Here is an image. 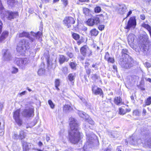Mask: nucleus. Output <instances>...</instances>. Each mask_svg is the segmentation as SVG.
Listing matches in <instances>:
<instances>
[{
    "label": "nucleus",
    "mask_w": 151,
    "mask_h": 151,
    "mask_svg": "<svg viewBox=\"0 0 151 151\" xmlns=\"http://www.w3.org/2000/svg\"><path fill=\"white\" fill-rule=\"evenodd\" d=\"M70 131L69 132V140L71 143L75 144L80 139V134L78 130V124L77 121L73 118H70Z\"/></svg>",
    "instance_id": "f257e3e1"
},
{
    "label": "nucleus",
    "mask_w": 151,
    "mask_h": 151,
    "mask_svg": "<svg viewBox=\"0 0 151 151\" xmlns=\"http://www.w3.org/2000/svg\"><path fill=\"white\" fill-rule=\"evenodd\" d=\"M129 141L131 144H134L136 143H142L146 146L151 148V137L147 132H142L139 139H137L136 136L133 134L129 138Z\"/></svg>",
    "instance_id": "f03ea898"
},
{
    "label": "nucleus",
    "mask_w": 151,
    "mask_h": 151,
    "mask_svg": "<svg viewBox=\"0 0 151 151\" xmlns=\"http://www.w3.org/2000/svg\"><path fill=\"white\" fill-rule=\"evenodd\" d=\"M88 123L91 125H93L94 124V122L90 118L86 119L84 129L86 131V141L83 147L84 151H87V150L90 148L92 147L94 141L93 137L94 135L92 133H90L87 130L88 128H90V126H89Z\"/></svg>",
    "instance_id": "7ed1b4c3"
},
{
    "label": "nucleus",
    "mask_w": 151,
    "mask_h": 151,
    "mask_svg": "<svg viewBox=\"0 0 151 151\" xmlns=\"http://www.w3.org/2000/svg\"><path fill=\"white\" fill-rule=\"evenodd\" d=\"M121 53L122 56L119 60V64L122 68L125 69L130 68L133 66V61L132 58L128 55L127 50L123 49Z\"/></svg>",
    "instance_id": "20e7f679"
},
{
    "label": "nucleus",
    "mask_w": 151,
    "mask_h": 151,
    "mask_svg": "<svg viewBox=\"0 0 151 151\" xmlns=\"http://www.w3.org/2000/svg\"><path fill=\"white\" fill-rule=\"evenodd\" d=\"M4 7L2 6L1 1H0V14H3L4 16L9 20H11L12 19L16 18L18 16V13L17 12L7 11L4 13Z\"/></svg>",
    "instance_id": "39448f33"
},
{
    "label": "nucleus",
    "mask_w": 151,
    "mask_h": 151,
    "mask_svg": "<svg viewBox=\"0 0 151 151\" xmlns=\"http://www.w3.org/2000/svg\"><path fill=\"white\" fill-rule=\"evenodd\" d=\"M29 44L26 39L22 40L17 44L16 49L20 54H22L25 50L29 48Z\"/></svg>",
    "instance_id": "423d86ee"
},
{
    "label": "nucleus",
    "mask_w": 151,
    "mask_h": 151,
    "mask_svg": "<svg viewBox=\"0 0 151 151\" xmlns=\"http://www.w3.org/2000/svg\"><path fill=\"white\" fill-rule=\"evenodd\" d=\"M29 62V59L27 58H18L16 60L17 65L22 69L25 68Z\"/></svg>",
    "instance_id": "0eeeda50"
},
{
    "label": "nucleus",
    "mask_w": 151,
    "mask_h": 151,
    "mask_svg": "<svg viewBox=\"0 0 151 151\" xmlns=\"http://www.w3.org/2000/svg\"><path fill=\"white\" fill-rule=\"evenodd\" d=\"M63 22L65 26L67 27L68 28H70L72 25L75 23V21L73 17H67L64 18Z\"/></svg>",
    "instance_id": "6e6552de"
},
{
    "label": "nucleus",
    "mask_w": 151,
    "mask_h": 151,
    "mask_svg": "<svg viewBox=\"0 0 151 151\" xmlns=\"http://www.w3.org/2000/svg\"><path fill=\"white\" fill-rule=\"evenodd\" d=\"M20 110L18 109L13 112V118L14 119L16 123L19 126L22 124V121L20 118Z\"/></svg>",
    "instance_id": "1a4fd4ad"
},
{
    "label": "nucleus",
    "mask_w": 151,
    "mask_h": 151,
    "mask_svg": "<svg viewBox=\"0 0 151 151\" xmlns=\"http://www.w3.org/2000/svg\"><path fill=\"white\" fill-rule=\"evenodd\" d=\"M100 22L99 19L97 17H94L92 18L89 19L86 22V24L90 26H93L95 24H98Z\"/></svg>",
    "instance_id": "9d476101"
},
{
    "label": "nucleus",
    "mask_w": 151,
    "mask_h": 151,
    "mask_svg": "<svg viewBox=\"0 0 151 151\" xmlns=\"http://www.w3.org/2000/svg\"><path fill=\"white\" fill-rule=\"evenodd\" d=\"M80 52L83 56L87 55L89 56L92 55V51L86 45H84L81 47L80 49Z\"/></svg>",
    "instance_id": "9b49d317"
},
{
    "label": "nucleus",
    "mask_w": 151,
    "mask_h": 151,
    "mask_svg": "<svg viewBox=\"0 0 151 151\" xmlns=\"http://www.w3.org/2000/svg\"><path fill=\"white\" fill-rule=\"evenodd\" d=\"M136 25V21L134 17H131L128 22L125 28V29H129L130 28L134 29Z\"/></svg>",
    "instance_id": "f8f14e48"
},
{
    "label": "nucleus",
    "mask_w": 151,
    "mask_h": 151,
    "mask_svg": "<svg viewBox=\"0 0 151 151\" xmlns=\"http://www.w3.org/2000/svg\"><path fill=\"white\" fill-rule=\"evenodd\" d=\"M34 110L32 108L25 109L23 111L22 114L23 116L27 117H31L34 115Z\"/></svg>",
    "instance_id": "ddd939ff"
},
{
    "label": "nucleus",
    "mask_w": 151,
    "mask_h": 151,
    "mask_svg": "<svg viewBox=\"0 0 151 151\" xmlns=\"http://www.w3.org/2000/svg\"><path fill=\"white\" fill-rule=\"evenodd\" d=\"M42 32H38L36 33L34 32H31V35L29 36V39L31 42H34L35 41V37L38 39L42 37Z\"/></svg>",
    "instance_id": "4468645a"
},
{
    "label": "nucleus",
    "mask_w": 151,
    "mask_h": 151,
    "mask_svg": "<svg viewBox=\"0 0 151 151\" xmlns=\"http://www.w3.org/2000/svg\"><path fill=\"white\" fill-rule=\"evenodd\" d=\"M146 41L143 42L142 45V51L145 53H146L150 49L151 45L150 42L147 40V37L146 39Z\"/></svg>",
    "instance_id": "2eb2a0df"
},
{
    "label": "nucleus",
    "mask_w": 151,
    "mask_h": 151,
    "mask_svg": "<svg viewBox=\"0 0 151 151\" xmlns=\"http://www.w3.org/2000/svg\"><path fill=\"white\" fill-rule=\"evenodd\" d=\"M116 10L117 12L121 14H123L127 11L126 6L124 4L119 5L117 7Z\"/></svg>",
    "instance_id": "dca6fc26"
},
{
    "label": "nucleus",
    "mask_w": 151,
    "mask_h": 151,
    "mask_svg": "<svg viewBox=\"0 0 151 151\" xmlns=\"http://www.w3.org/2000/svg\"><path fill=\"white\" fill-rule=\"evenodd\" d=\"M3 59L4 61H9L11 60L12 57L9 51L8 50H3Z\"/></svg>",
    "instance_id": "f3484780"
},
{
    "label": "nucleus",
    "mask_w": 151,
    "mask_h": 151,
    "mask_svg": "<svg viewBox=\"0 0 151 151\" xmlns=\"http://www.w3.org/2000/svg\"><path fill=\"white\" fill-rule=\"evenodd\" d=\"M135 38V36L134 34H131L129 35L128 37V42L129 44L131 47L133 46V43Z\"/></svg>",
    "instance_id": "a211bd4d"
},
{
    "label": "nucleus",
    "mask_w": 151,
    "mask_h": 151,
    "mask_svg": "<svg viewBox=\"0 0 151 151\" xmlns=\"http://www.w3.org/2000/svg\"><path fill=\"white\" fill-rule=\"evenodd\" d=\"M23 150L24 151L28 150L31 147V144L24 141H22Z\"/></svg>",
    "instance_id": "6ab92c4d"
},
{
    "label": "nucleus",
    "mask_w": 151,
    "mask_h": 151,
    "mask_svg": "<svg viewBox=\"0 0 151 151\" xmlns=\"http://www.w3.org/2000/svg\"><path fill=\"white\" fill-rule=\"evenodd\" d=\"M93 92L95 95H101L102 94V91L101 89L96 87H94L92 88Z\"/></svg>",
    "instance_id": "aec40b11"
},
{
    "label": "nucleus",
    "mask_w": 151,
    "mask_h": 151,
    "mask_svg": "<svg viewBox=\"0 0 151 151\" xmlns=\"http://www.w3.org/2000/svg\"><path fill=\"white\" fill-rule=\"evenodd\" d=\"M108 134L110 137L114 139L117 138L119 136L118 132L116 131L109 132Z\"/></svg>",
    "instance_id": "412c9836"
},
{
    "label": "nucleus",
    "mask_w": 151,
    "mask_h": 151,
    "mask_svg": "<svg viewBox=\"0 0 151 151\" xmlns=\"http://www.w3.org/2000/svg\"><path fill=\"white\" fill-rule=\"evenodd\" d=\"M58 60L60 64H61L65 61H68V59H67L63 55H60L58 58Z\"/></svg>",
    "instance_id": "4be33fe9"
},
{
    "label": "nucleus",
    "mask_w": 151,
    "mask_h": 151,
    "mask_svg": "<svg viewBox=\"0 0 151 151\" xmlns=\"http://www.w3.org/2000/svg\"><path fill=\"white\" fill-rule=\"evenodd\" d=\"M9 34L8 31H4L1 34L0 37V42H2L5 40L8 37Z\"/></svg>",
    "instance_id": "5701e85b"
},
{
    "label": "nucleus",
    "mask_w": 151,
    "mask_h": 151,
    "mask_svg": "<svg viewBox=\"0 0 151 151\" xmlns=\"http://www.w3.org/2000/svg\"><path fill=\"white\" fill-rule=\"evenodd\" d=\"M76 77L75 74L74 73H71L69 74L68 76L69 80L72 83H74Z\"/></svg>",
    "instance_id": "b1692460"
},
{
    "label": "nucleus",
    "mask_w": 151,
    "mask_h": 151,
    "mask_svg": "<svg viewBox=\"0 0 151 151\" xmlns=\"http://www.w3.org/2000/svg\"><path fill=\"white\" fill-rule=\"evenodd\" d=\"M29 34L28 32H23L17 35V37L19 38L22 37H27L29 38L30 36H29Z\"/></svg>",
    "instance_id": "393cba45"
},
{
    "label": "nucleus",
    "mask_w": 151,
    "mask_h": 151,
    "mask_svg": "<svg viewBox=\"0 0 151 151\" xmlns=\"http://www.w3.org/2000/svg\"><path fill=\"white\" fill-rule=\"evenodd\" d=\"M98 31L96 29H93L90 31V33L91 36H96L98 34Z\"/></svg>",
    "instance_id": "a878e982"
},
{
    "label": "nucleus",
    "mask_w": 151,
    "mask_h": 151,
    "mask_svg": "<svg viewBox=\"0 0 151 151\" xmlns=\"http://www.w3.org/2000/svg\"><path fill=\"white\" fill-rule=\"evenodd\" d=\"M122 99L121 97H115L114 99V102L117 105H119L122 103Z\"/></svg>",
    "instance_id": "bb28decb"
},
{
    "label": "nucleus",
    "mask_w": 151,
    "mask_h": 151,
    "mask_svg": "<svg viewBox=\"0 0 151 151\" xmlns=\"http://www.w3.org/2000/svg\"><path fill=\"white\" fill-rule=\"evenodd\" d=\"M83 13L86 16H89L91 14L90 10L86 8H83Z\"/></svg>",
    "instance_id": "cd10ccee"
},
{
    "label": "nucleus",
    "mask_w": 151,
    "mask_h": 151,
    "mask_svg": "<svg viewBox=\"0 0 151 151\" xmlns=\"http://www.w3.org/2000/svg\"><path fill=\"white\" fill-rule=\"evenodd\" d=\"M71 109L70 106L68 105H65L63 108V110L66 112L70 110Z\"/></svg>",
    "instance_id": "c85d7f7f"
},
{
    "label": "nucleus",
    "mask_w": 151,
    "mask_h": 151,
    "mask_svg": "<svg viewBox=\"0 0 151 151\" xmlns=\"http://www.w3.org/2000/svg\"><path fill=\"white\" fill-rule=\"evenodd\" d=\"M45 72V70L43 68H40L39 70L37 72L38 75L41 76L44 74Z\"/></svg>",
    "instance_id": "c756f323"
},
{
    "label": "nucleus",
    "mask_w": 151,
    "mask_h": 151,
    "mask_svg": "<svg viewBox=\"0 0 151 151\" xmlns=\"http://www.w3.org/2000/svg\"><path fill=\"white\" fill-rule=\"evenodd\" d=\"M73 38L76 40H78L80 38L79 35L75 33H73L72 35Z\"/></svg>",
    "instance_id": "7c9ffc66"
},
{
    "label": "nucleus",
    "mask_w": 151,
    "mask_h": 151,
    "mask_svg": "<svg viewBox=\"0 0 151 151\" xmlns=\"http://www.w3.org/2000/svg\"><path fill=\"white\" fill-rule=\"evenodd\" d=\"M19 138L22 139L25 138V135L24 132L23 131H21L19 133Z\"/></svg>",
    "instance_id": "2f4dec72"
},
{
    "label": "nucleus",
    "mask_w": 151,
    "mask_h": 151,
    "mask_svg": "<svg viewBox=\"0 0 151 151\" xmlns=\"http://www.w3.org/2000/svg\"><path fill=\"white\" fill-rule=\"evenodd\" d=\"M69 65L72 69L75 70L76 69V63L75 62H71Z\"/></svg>",
    "instance_id": "473e14b6"
},
{
    "label": "nucleus",
    "mask_w": 151,
    "mask_h": 151,
    "mask_svg": "<svg viewBox=\"0 0 151 151\" xmlns=\"http://www.w3.org/2000/svg\"><path fill=\"white\" fill-rule=\"evenodd\" d=\"M48 103L51 109H53L54 108L55 105L51 100H49L48 101Z\"/></svg>",
    "instance_id": "72a5a7b5"
},
{
    "label": "nucleus",
    "mask_w": 151,
    "mask_h": 151,
    "mask_svg": "<svg viewBox=\"0 0 151 151\" xmlns=\"http://www.w3.org/2000/svg\"><path fill=\"white\" fill-rule=\"evenodd\" d=\"M79 115V116L81 117L82 118H84V117L86 116V114L81 111H79V112L78 113Z\"/></svg>",
    "instance_id": "f704fd0d"
},
{
    "label": "nucleus",
    "mask_w": 151,
    "mask_h": 151,
    "mask_svg": "<svg viewBox=\"0 0 151 151\" xmlns=\"http://www.w3.org/2000/svg\"><path fill=\"white\" fill-rule=\"evenodd\" d=\"M142 26L146 28L148 31H149L151 28L150 26L148 24L145 23H143L142 24Z\"/></svg>",
    "instance_id": "c9c22d12"
},
{
    "label": "nucleus",
    "mask_w": 151,
    "mask_h": 151,
    "mask_svg": "<svg viewBox=\"0 0 151 151\" xmlns=\"http://www.w3.org/2000/svg\"><path fill=\"white\" fill-rule=\"evenodd\" d=\"M18 72V68L13 67L12 69L11 72L12 74H16Z\"/></svg>",
    "instance_id": "e433bc0d"
},
{
    "label": "nucleus",
    "mask_w": 151,
    "mask_h": 151,
    "mask_svg": "<svg viewBox=\"0 0 151 151\" xmlns=\"http://www.w3.org/2000/svg\"><path fill=\"white\" fill-rule=\"evenodd\" d=\"M146 105H149L151 103V97H149L145 101Z\"/></svg>",
    "instance_id": "4c0bfd02"
},
{
    "label": "nucleus",
    "mask_w": 151,
    "mask_h": 151,
    "mask_svg": "<svg viewBox=\"0 0 151 151\" xmlns=\"http://www.w3.org/2000/svg\"><path fill=\"white\" fill-rule=\"evenodd\" d=\"M101 8L99 6H96L95 8L94 11L95 13H99L101 11Z\"/></svg>",
    "instance_id": "58836bf2"
},
{
    "label": "nucleus",
    "mask_w": 151,
    "mask_h": 151,
    "mask_svg": "<svg viewBox=\"0 0 151 151\" xmlns=\"http://www.w3.org/2000/svg\"><path fill=\"white\" fill-rule=\"evenodd\" d=\"M126 113V111L124 109L122 108H119V114L120 115H124Z\"/></svg>",
    "instance_id": "ea45409f"
},
{
    "label": "nucleus",
    "mask_w": 151,
    "mask_h": 151,
    "mask_svg": "<svg viewBox=\"0 0 151 151\" xmlns=\"http://www.w3.org/2000/svg\"><path fill=\"white\" fill-rule=\"evenodd\" d=\"M138 77L136 76L133 75L131 77L132 81L133 82H135L137 80Z\"/></svg>",
    "instance_id": "a19ab883"
},
{
    "label": "nucleus",
    "mask_w": 151,
    "mask_h": 151,
    "mask_svg": "<svg viewBox=\"0 0 151 151\" xmlns=\"http://www.w3.org/2000/svg\"><path fill=\"white\" fill-rule=\"evenodd\" d=\"M8 4L12 6H13V4L15 2L14 0H8Z\"/></svg>",
    "instance_id": "79ce46f5"
},
{
    "label": "nucleus",
    "mask_w": 151,
    "mask_h": 151,
    "mask_svg": "<svg viewBox=\"0 0 151 151\" xmlns=\"http://www.w3.org/2000/svg\"><path fill=\"white\" fill-rule=\"evenodd\" d=\"M12 138L14 139H17L19 138V135H18L17 133L14 132L12 136Z\"/></svg>",
    "instance_id": "37998d69"
},
{
    "label": "nucleus",
    "mask_w": 151,
    "mask_h": 151,
    "mask_svg": "<svg viewBox=\"0 0 151 151\" xmlns=\"http://www.w3.org/2000/svg\"><path fill=\"white\" fill-rule=\"evenodd\" d=\"M99 78V76L97 75L96 74L93 75L92 76V78L94 80L98 79Z\"/></svg>",
    "instance_id": "c03bdc74"
},
{
    "label": "nucleus",
    "mask_w": 151,
    "mask_h": 151,
    "mask_svg": "<svg viewBox=\"0 0 151 151\" xmlns=\"http://www.w3.org/2000/svg\"><path fill=\"white\" fill-rule=\"evenodd\" d=\"M55 86H59L60 84V80L59 79H56L55 82Z\"/></svg>",
    "instance_id": "a18cd8bd"
},
{
    "label": "nucleus",
    "mask_w": 151,
    "mask_h": 151,
    "mask_svg": "<svg viewBox=\"0 0 151 151\" xmlns=\"http://www.w3.org/2000/svg\"><path fill=\"white\" fill-rule=\"evenodd\" d=\"M107 60L109 62L113 63L114 62V58L109 57Z\"/></svg>",
    "instance_id": "49530a36"
},
{
    "label": "nucleus",
    "mask_w": 151,
    "mask_h": 151,
    "mask_svg": "<svg viewBox=\"0 0 151 151\" xmlns=\"http://www.w3.org/2000/svg\"><path fill=\"white\" fill-rule=\"evenodd\" d=\"M133 114L134 115L136 116H139V112L138 111L136 110L133 111Z\"/></svg>",
    "instance_id": "de8ad7c7"
},
{
    "label": "nucleus",
    "mask_w": 151,
    "mask_h": 151,
    "mask_svg": "<svg viewBox=\"0 0 151 151\" xmlns=\"http://www.w3.org/2000/svg\"><path fill=\"white\" fill-rule=\"evenodd\" d=\"M85 68L86 69L87 73L89 75L91 73V69L87 68L86 67V66H85Z\"/></svg>",
    "instance_id": "09e8293b"
},
{
    "label": "nucleus",
    "mask_w": 151,
    "mask_h": 151,
    "mask_svg": "<svg viewBox=\"0 0 151 151\" xmlns=\"http://www.w3.org/2000/svg\"><path fill=\"white\" fill-rule=\"evenodd\" d=\"M62 71L64 73H67L68 71L67 68L66 67L63 68H62Z\"/></svg>",
    "instance_id": "8fccbe9b"
},
{
    "label": "nucleus",
    "mask_w": 151,
    "mask_h": 151,
    "mask_svg": "<svg viewBox=\"0 0 151 151\" xmlns=\"http://www.w3.org/2000/svg\"><path fill=\"white\" fill-rule=\"evenodd\" d=\"M109 54L108 52H107L106 53V54L105 56V59L107 60L109 58Z\"/></svg>",
    "instance_id": "3c124183"
},
{
    "label": "nucleus",
    "mask_w": 151,
    "mask_h": 151,
    "mask_svg": "<svg viewBox=\"0 0 151 151\" xmlns=\"http://www.w3.org/2000/svg\"><path fill=\"white\" fill-rule=\"evenodd\" d=\"M68 0H63H63H61V1H63V3L65 6H67L68 4Z\"/></svg>",
    "instance_id": "603ef678"
},
{
    "label": "nucleus",
    "mask_w": 151,
    "mask_h": 151,
    "mask_svg": "<svg viewBox=\"0 0 151 151\" xmlns=\"http://www.w3.org/2000/svg\"><path fill=\"white\" fill-rule=\"evenodd\" d=\"M145 65L147 68H150L151 66L150 64L148 62H145Z\"/></svg>",
    "instance_id": "864d4df0"
},
{
    "label": "nucleus",
    "mask_w": 151,
    "mask_h": 151,
    "mask_svg": "<svg viewBox=\"0 0 151 151\" xmlns=\"http://www.w3.org/2000/svg\"><path fill=\"white\" fill-rule=\"evenodd\" d=\"M67 55L70 58H72L73 56V54L70 52H68L67 53Z\"/></svg>",
    "instance_id": "5fc2aeb1"
},
{
    "label": "nucleus",
    "mask_w": 151,
    "mask_h": 151,
    "mask_svg": "<svg viewBox=\"0 0 151 151\" xmlns=\"http://www.w3.org/2000/svg\"><path fill=\"white\" fill-rule=\"evenodd\" d=\"M92 67L93 68H95L96 69H98V64L96 63L93 64L92 65Z\"/></svg>",
    "instance_id": "6e6d98bb"
},
{
    "label": "nucleus",
    "mask_w": 151,
    "mask_h": 151,
    "mask_svg": "<svg viewBox=\"0 0 151 151\" xmlns=\"http://www.w3.org/2000/svg\"><path fill=\"white\" fill-rule=\"evenodd\" d=\"M140 18L142 20H144L145 19V16L144 14H142L140 15Z\"/></svg>",
    "instance_id": "4d7b16f0"
},
{
    "label": "nucleus",
    "mask_w": 151,
    "mask_h": 151,
    "mask_svg": "<svg viewBox=\"0 0 151 151\" xmlns=\"http://www.w3.org/2000/svg\"><path fill=\"white\" fill-rule=\"evenodd\" d=\"M99 29L100 30H103L104 28V26L103 25H100L99 27Z\"/></svg>",
    "instance_id": "13d9d810"
},
{
    "label": "nucleus",
    "mask_w": 151,
    "mask_h": 151,
    "mask_svg": "<svg viewBox=\"0 0 151 151\" xmlns=\"http://www.w3.org/2000/svg\"><path fill=\"white\" fill-rule=\"evenodd\" d=\"M2 23L1 22V21L0 20V34L1 33V31H2Z\"/></svg>",
    "instance_id": "bf43d9fd"
},
{
    "label": "nucleus",
    "mask_w": 151,
    "mask_h": 151,
    "mask_svg": "<svg viewBox=\"0 0 151 151\" xmlns=\"http://www.w3.org/2000/svg\"><path fill=\"white\" fill-rule=\"evenodd\" d=\"M27 92L26 91H24L20 93H19V94L20 96H22L23 95H24Z\"/></svg>",
    "instance_id": "052dcab7"
},
{
    "label": "nucleus",
    "mask_w": 151,
    "mask_h": 151,
    "mask_svg": "<svg viewBox=\"0 0 151 151\" xmlns=\"http://www.w3.org/2000/svg\"><path fill=\"white\" fill-rule=\"evenodd\" d=\"M145 79L146 81L151 83V79L149 78H145Z\"/></svg>",
    "instance_id": "680f3d73"
},
{
    "label": "nucleus",
    "mask_w": 151,
    "mask_h": 151,
    "mask_svg": "<svg viewBox=\"0 0 151 151\" xmlns=\"http://www.w3.org/2000/svg\"><path fill=\"white\" fill-rule=\"evenodd\" d=\"M121 149H122L121 147V146H119V147H118L116 150L117 151H122Z\"/></svg>",
    "instance_id": "e2e57ef3"
},
{
    "label": "nucleus",
    "mask_w": 151,
    "mask_h": 151,
    "mask_svg": "<svg viewBox=\"0 0 151 151\" xmlns=\"http://www.w3.org/2000/svg\"><path fill=\"white\" fill-rule=\"evenodd\" d=\"M132 13V11H130L128 13L127 15V17H128L129 15H130Z\"/></svg>",
    "instance_id": "0e129e2a"
},
{
    "label": "nucleus",
    "mask_w": 151,
    "mask_h": 151,
    "mask_svg": "<svg viewBox=\"0 0 151 151\" xmlns=\"http://www.w3.org/2000/svg\"><path fill=\"white\" fill-rule=\"evenodd\" d=\"M111 148H107L106 149H105L104 151H111Z\"/></svg>",
    "instance_id": "69168bd1"
},
{
    "label": "nucleus",
    "mask_w": 151,
    "mask_h": 151,
    "mask_svg": "<svg viewBox=\"0 0 151 151\" xmlns=\"http://www.w3.org/2000/svg\"><path fill=\"white\" fill-rule=\"evenodd\" d=\"M38 145L39 146L41 147L42 145L43 144L41 142H39L38 143Z\"/></svg>",
    "instance_id": "338daca9"
},
{
    "label": "nucleus",
    "mask_w": 151,
    "mask_h": 151,
    "mask_svg": "<svg viewBox=\"0 0 151 151\" xmlns=\"http://www.w3.org/2000/svg\"><path fill=\"white\" fill-rule=\"evenodd\" d=\"M146 113V110L145 109H144L143 110V113L145 115Z\"/></svg>",
    "instance_id": "774afa93"
}]
</instances>
